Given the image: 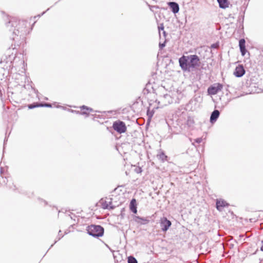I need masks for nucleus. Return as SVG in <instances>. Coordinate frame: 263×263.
<instances>
[{
	"label": "nucleus",
	"instance_id": "obj_18",
	"mask_svg": "<svg viewBox=\"0 0 263 263\" xmlns=\"http://www.w3.org/2000/svg\"><path fill=\"white\" fill-rule=\"evenodd\" d=\"M194 123V121L193 119L191 117L187 116V120L186 121V124L188 126L191 127L193 125Z\"/></svg>",
	"mask_w": 263,
	"mask_h": 263
},
{
	"label": "nucleus",
	"instance_id": "obj_34",
	"mask_svg": "<svg viewBox=\"0 0 263 263\" xmlns=\"http://www.w3.org/2000/svg\"><path fill=\"white\" fill-rule=\"evenodd\" d=\"M12 48L13 49H14L15 48V46L14 47H13V45H12Z\"/></svg>",
	"mask_w": 263,
	"mask_h": 263
},
{
	"label": "nucleus",
	"instance_id": "obj_17",
	"mask_svg": "<svg viewBox=\"0 0 263 263\" xmlns=\"http://www.w3.org/2000/svg\"><path fill=\"white\" fill-rule=\"evenodd\" d=\"M219 7L222 9H226L228 7V0H217Z\"/></svg>",
	"mask_w": 263,
	"mask_h": 263
},
{
	"label": "nucleus",
	"instance_id": "obj_23",
	"mask_svg": "<svg viewBox=\"0 0 263 263\" xmlns=\"http://www.w3.org/2000/svg\"><path fill=\"white\" fill-rule=\"evenodd\" d=\"M159 46L160 49H162L163 47L165 46V42H164L163 43H160Z\"/></svg>",
	"mask_w": 263,
	"mask_h": 263
},
{
	"label": "nucleus",
	"instance_id": "obj_32",
	"mask_svg": "<svg viewBox=\"0 0 263 263\" xmlns=\"http://www.w3.org/2000/svg\"><path fill=\"white\" fill-rule=\"evenodd\" d=\"M2 95H3V94H2V92L1 89H0V97H1V98H2Z\"/></svg>",
	"mask_w": 263,
	"mask_h": 263
},
{
	"label": "nucleus",
	"instance_id": "obj_11",
	"mask_svg": "<svg viewBox=\"0 0 263 263\" xmlns=\"http://www.w3.org/2000/svg\"><path fill=\"white\" fill-rule=\"evenodd\" d=\"M51 106H52V105L50 103H34V104H29L28 105V108L29 109H33V108H34L37 107H51Z\"/></svg>",
	"mask_w": 263,
	"mask_h": 263
},
{
	"label": "nucleus",
	"instance_id": "obj_27",
	"mask_svg": "<svg viewBox=\"0 0 263 263\" xmlns=\"http://www.w3.org/2000/svg\"><path fill=\"white\" fill-rule=\"evenodd\" d=\"M12 58L11 57L10 55H9V60H7L6 61V63H8V62H10V63L12 62L11 60H12Z\"/></svg>",
	"mask_w": 263,
	"mask_h": 263
},
{
	"label": "nucleus",
	"instance_id": "obj_35",
	"mask_svg": "<svg viewBox=\"0 0 263 263\" xmlns=\"http://www.w3.org/2000/svg\"><path fill=\"white\" fill-rule=\"evenodd\" d=\"M14 189V190H15V185H14V189Z\"/></svg>",
	"mask_w": 263,
	"mask_h": 263
},
{
	"label": "nucleus",
	"instance_id": "obj_19",
	"mask_svg": "<svg viewBox=\"0 0 263 263\" xmlns=\"http://www.w3.org/2000/svg\"><path fill=\"white\" fill-rule=\"evenodd\" d=\"M128 263H138L137 259L133 256H129L127 258Z\"/></svg>",
	"mask_w": 263,
	"mask_h": 263
},
{
	"label": "nucleus",
	"instance_id": "obj_33",
	"mask_svg": "<svg viewBox=\"0 0 263 263\" xmlns=\"http://www.w3.org/2000/svg\"><path fill=\"white\" fill-rule=\"evenodd\" d=\"M8 186H9V187L10 188H11H11H12V187L10 185V184H9V185H8Z\"/></svg>",
	"mask_w": 263,
	"mask_h": 263
},
{
	"label": "nucleus",
	"instance_id": "obj_21",
	"mask_svg": "<svg viewBox=\"0 0 263 263\" xmlns=\"http://www.w3.org/2000/svg\"><path fill=\"white\" fill-rule=\"evenodd\" d=\"M164 26H163V24H161L159 26H158V30H159V34L160 35V31L161 30H162L163 31L164 30Z\"/></svg>",
	"mask_w": 263,
	"mask_h": 263
},
{
	"label": "nucleus",
	"instance_id": "obj_8",
	"mask_svg": "<svg viewBox=\"0 0 263 263\" xmlns=\"http://www.w3.org/2000/svg\"><path fill=\"white\" fill-rule=\"evenodd\" d=\"M229 205L225 200L222 199H217L216 203V207L217 210L221 211L222 209L224 207H227Z\"/></svg>",
	"mask_w": 263,
	"mask_h": 263
},
{
	"label": "nucleus",
	"instance_id": "obj_22",
	"mask_svg": "<svg viewBox=\"0 0 263 263\" xmlns=\"http://www.w3.org/2000/svg\"><path fill=\"white\" fill-rule=\"evenodd\" d=\"M135 172L137 173H140L142 172V168L140 167H138L136 168H135Z\"/></svg>",
	"mask_w": 263,
	"mask_h": 263
},
{
	"label": "nucleus",
	"instance_id": "obj_3",
	"mask_svg": "<svg viewBox=\"0 0 263 263\" xmlns=\"http://www.w3.org/2000/svg\"><path fill=\"white\" fill-rule=\"evenodd\" d=\"M88 234L93 237H100L103 235L104 228L100 225L91 224L87 227Z\"/></svg>",
	"mask_w": 263,
	"mask_h": 263
},
{
	"label": "nucleus",
	"instance_id": "obj_13",
	"mask_svg": "<svg viewBox=\"0 0 263 263\" xmlns=\"http://www.w3.org/2000/svg\"><path fill=\"white\" fill-rule=\"evenodd\" d=\"M246 41L243 39H241L239 41V46L240 48V52L242 55H244L247 51L246 49Z\"/></svg>",
	"mask_w": 263,
	"mask_h": 263
},
{
	"label": "nucleus",
	"instance_id": "obj_14",
	"mask_svg": "<svg viewBox=\"0 0 263 263\" xmlns=\"http://www.w3.org/2000/svg\"><path fill=\"white\" fill-rule=\"evenodd\" d=\"M81 112H80L81 115H86L87 117L89 115V112L92 111L93 109L91 108L88 107L85 105H83L80 107Z\"/></svg>",
	"mask_w": 263,
	"mask_h": 263
},
{
	"label": "nucleus",
	"instance_id": "obj_20",
	"mask_svg": "<svg viewBox=\"0 0 263 263\" xmlns=\"http://www.w3.org/2000/svg\"><path fill=\"white\" fill-rule=\"evenodd\" d=\"M154 114V111L153 110H150L149 108H148L147 110V116H148L149 119L152 118Z\"/></svg>",
	"mask_w": 263,
	"mask_h": 263
},
{
	"label": "nucleus",
	"instance_id": "obj_2",
	"mask_svg": "<svg viewBox=\"0 0 263 263\" xmlns=\"http://www.w3.org/2000/svg\"><path fill=\"white\" fill-rule=\"evenodd\" d=\"M25 22L24 21H17V19L12 17L11 20L6 23V26L10 31H12V39L13 41H17L22 36L24 37L25 32V27H24Z\"/></svg>",
	"mask_w": 263,
	"mask_h": 263
},
{
	"label": "nucleus",
	"instance_id": "obj_7",
	"mask_svg": "<svg viewBox=\"0 0 263 263\" xmlns=\"http://www.w3.org/2000/svg\"><path fill=\"white\" fill-rule=\"evenodd\" d=\"M246 72V70L242 65L239 64L237 66L233 72L234 75L237 78L242 77Z\"/></svg>",
	"mask_w": 263,
	"mask_h": 263
},
{
	"label": "nucleus",
	"instance_id": "obj_24",
	"mask_svg": "<svg viewBox=\"0 0 263 263\" xmlns=\"http://www.w3.org/2000/svg\"><path fill=\"white\" fill-rule=\"evenodd\" d=\"M219 45L217 43L213 44L211 45V48H217Z\"/></svg>",
	"mask_w": 263,
	"mask_h": 263
},
{
	"label": "nucleus",
	"instance_id": "obj_28",
	"mask_svg": "<svg viewBox=\"0 0 263 263\" xmlns=\"http://www.w3.org/2000/svg\"><path fill=\"white\" fill-rule=\"evenodd\" d=\"M9 178H10V177H8V178H6V179L7 180V181L6 182L5 180L4 179V182L6 184H7L8 182H9Z\"/></svg>",
	"mask_w": 263,
	"mask_h": 263
},
{
	"label": "nucleus",
	"instance_id": "obj_5",
	"mask_svg": "<svg viewBox=\"0 0 263 263\" xmlns=\"http://www.w3.org/2000/svg\"><path fill=\"white\" fill-rule=\"evenodd\" d=\"M159 224L163 232H166L172 225V222L165 217H163L159 220Z\"/></svg>",
	"mask_w": 263,
	"mask_h": 263
},
{
	"label": "nucleus",
	"instance_id": "obj_6",
	"mask_svg": "<svg viewBox=\"0 0 263 263\" xmlns=\"http://www.w3.org/2000/svg\"><path fill=\"white\" fill-rule=\"evenodd\" d=\"M223 85L221 84L215 83L208 88V92L209 95H215L221 91Z\"/></svg>",
	"mask_w": 263,
	"mask_h": 263
},
{
	"label": "nucleus",
	"instance_id": "obj_29",
	"mask_svg": "<svg viewBox=\"0 0 263 263\" xmlns=\"http://www.w3.org/2000/svg\"><path fill=\"white\" fill-rule=\"evenodd\" d=\"M3 167H1L0 168V174H1V175L2 176V174H3Z\"/></svg>",
	"mask_w": 263,
	"mask_h": 263
},
{
	"label": "nucleus",
	"instance_id": "obj_15",
	"mask_svg": "<svg viewBox=\"0 0 263 263\" xmlns=\"http://www.w3.org/2000/svg\"><path fill=\"white\" fill-rule=\"evenodd\" d=\"M129 208L131 211L134 214L137 213V203L135 199H133L130 202Z\"/></svg>",
	"mask_w": 263,
	"mask_h": 263
},
{
	"label": "nucleus",
	"instance_id": "obj_4",
	"mask_svg": "<svg viewBox=\"0 0 263 263\" xmlns=\"http://www.w3.org/2000/svg\"><path fill=\"white\" fill-rule=\"evenodd\" d=\"M112 127L119 134L125 133L127 129L125 123L121 121L114 122Z\"/></svg>",
	"mask_w": 263,
	"mask_h": 263
},
{
	"label": "nucleus",
	"instance_id": "obj_25",
	"mask_svg": "<svg viewBox=\"0 0 263 263\" xmlns=\"http://www.w3.org/2000/svg\"><path fill=\"white\" fill-rule=\"evenodd\" d=\"M202 140L201 138H197L195 140V142H197V143H200L201 142Z\"/></svg>",
	"mask_w": 263,
	"mask_h": 263
},
{
	"label": "nucleus",
	"instance_id": "obj_37",
	"mask_svg": "<svg viewBox=\"0 0 263 263\" xmlns=\"http://www.w3.org/2000/svg\"><path fill=\"white\" fill-rule=\"evenodd\" d=\"M4 144L5 143V140H4Z\"/></svg>",
	"mask_w": 263,
	"mask_h": 263
},
{
	"label": "nucleus",
	"instance_id": "obj_9",
	"mask_svg": "<svg viewBox=\"0 0 263 263\" xmlns=\"http://www.w3.org/2000/svg\"><path fill=\"white\" fill-rule=\"evenodd\" d=\"M167 5L171 8L172 12L174 14H176L179 12V6L176 2H170L167 3Z\"/></svg>",
	"mask_w": 263,
	"mask_h": 263
},
{
	"label": "nucleus",
	"instance_id": "obj_36",
	"mask_svg": "<svg viewBox=\"0 0 263 263\" xmlns=\"http://www.w3.org/2000/svg\"><path fill=\"white\" fill-rule=\"evenodd\" d=\"M61 231H59V235H60V233L61 232Z\"/></svg>",
	"mask_w": 263,
	"mask_h": 263
},
{
	"label": "nucleus",
	"instance_id": "obj_31",
	"mask_svg": "<svg viewBox=\"0 0 263 263\" xmlns=\"http://www.w3.org/2000/svg\"><path fill=\"white\" fill-rule=\"evenodd\" d=\"M262 246L260 248V250L263 252V240L262 241Z\"/></svg>",
	"mask_w": 263,
	"mask_h": 263
},
{
	"label": "nucleus",
	"instance_id": "obj_26",
	"mask_svg": "<svg viewBox=\"0 0 263 263\" xmlns=\"http://www.w3.org/2000/svg\"><path fill=\"white\" fill-rule=\"evenodd\" d=\"M103 208L104 209H107L108 208V204L106 203V202H105V203H104L103 204Z\"/></svg>",
	"mask_w": 263,
	"mask_h": 263
},
{
	"label": "nucleus",
	"instance_id": "obj_30",
	"mask_svg": "<svg viewBox=\"0 0 263 263\" xmlns=\"http://www.w3.org/2000/svg\"><path fill=\"white\" fill-rule=\"evenodd\" d=\"M163 34L164 36L165 37L166 35V32L164 30L163 31Z\"/></svg>",
	"mask_w": 263,
	"mask_h": 263
},
{
	"label": "nucleus",
	"instance_id": "obj_10",
	"mask_svg": "<svg viewBox=\"0 0 263 263\" xmlns=\"http://www.w3.org/2000/svg\"><path fill=\"white\" fill-rule=\"evenodd\" d=\"M134 220L136 222L140 224H146L149 222V220L147 218L141 217L139 216H136L134 217Z\"/></svg>",
	"mask_w": 263,
	"mask_h": 263
},
{
	"label": "nucleus",
	"instance_id": "obj_16",
	"mask_svg": "<svg viewBox=\"0 0 263 263\" xmlns=\"http://www.w3.org/2000/svg\"><path fill=\"white\" fill-rule=\"evenodd\" d=\"M157 158L161 160V162H164L167 160V156L165 155L163 151H161L157 156Z\"/></svg>",
	"mask_w": 263,
	"mask_h": 263
},
{
	"label": "nucleus",
	"instance_id": "obj_1",
	"mask_svg": "<svg viewBox=\"0 0 263 263\" xmlns=\"http://www.w3.org/2000/svg\"><path fill=\"white\" fill-rule=\"evenodd\" d=\"M179 64L183 71L190 72L200 66V59L196 54L183 55L179 59Z\"/></svg>",
	"mask_w": 263,
	"mask_h": 263
},
{
	"label": "nucleus",
	"instance_id": "obj_12",
	"mask_svg": "<svg viewBox=\"0 0 263 263\" xmlns=\"http://www.w3.org/2000/svg\"><path fill=\"white\" fill-rule=\"evenodd\" d=\"M220 115V112L219 110L215 109L211 114L210 116V122L211 123H215Z\"/></svg>",
	"mask_w": 263,
	"mask_h": 263
}]
</instances>
